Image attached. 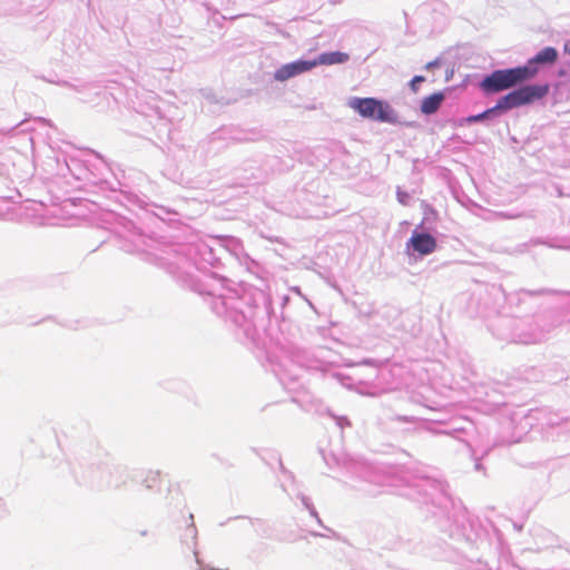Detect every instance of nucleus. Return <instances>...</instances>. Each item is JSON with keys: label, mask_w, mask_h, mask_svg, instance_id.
<instances>
[{"label": "nucleus", "mask_w": 570, "mask_h": 570, "mask_svg": "<svg viewBox=\"0 0 570 570\" xmlns=\"http://www.w3.org/2000/svg\"><path fill=\"white\" fill-rule=\"evenodd\" d=\"M350 59V56L345 52L341 51H334V52H326L322 53L315 62L318 65H336V63H344Z\"/></svg>", "instance_id": "8"}, {"label": "nucleus", "mask_w": 570, "mask_h": 570, "mask_svg": "<svg viewBox=\"0 0 570 570\" xmlns=\"http://www.w3.org/2000/svg\"><path fill=\"white\" fill-rule=\"evenodd\" d=\"M409 245L421 255H429L436 248L435 238L428 233H414L409 240Z\"/></svg>", "instance_id": "5"}, {"label": "nucleus", "mask_w": 570, "mask_h": 570, "mask_svg": "<svg viewBox=\"0 0 570 570\" xmlns=\"http://www.w3.org/2000/svg\"><path fill=\"white\" fill-rule=\"evenodd\" d=\"M145 483L148 489L158 490L161 483L160 472L149 471L145 478Z\"/></svg>", "instance_id": "9"}, {"label": "nucleus", "mask_w": 570, "mask_h": 570, "mask_svg": "<svg viewBox=\"0 0 570 570\" xmlns=\"http://www.w3.org/2000/svg\"><path fill=\"white\" fill-rule=\"evenodd\" d=\"M316 66H317V62H315V60H313V61H307V60L294 61V62L284 65L281 68H278L276 70V72L274 73V78L277 81H285L294 76L306 72Z\"/></svg>", "instance_id": "4"}, {"label": "nucleus", "mask_w": 570, "mask_h": 570, "mask_svg": "<svg viewBox=\"0 0 570 570\" xmlns=\"http://www.w3.org/2000/svg\"><path fill=\"white\" fill-rule=\"evenodd\" d=\"M444 100L442 92H435L429 97H425L421 102V111L425 115L434 114Z\"/></svg>", "instance_id": "7"}, {"label": "nucleus", "mask_w": 570, "mask_h": 570, "mask_svg": "<svg viewBox=\"0 0 570 570\" xmlns=\"http://www.w3.org/2000/svg\"><path fill=\"white\" fill-rule=\"evenodd\" d=\"M558 59V51L553 47H546L540 50L532 59L528 61L525 66H532L537 68V65H552Z\"/></svg>", "instance_id": "6"}, {"label": "nucleus", "mask_w": 570, "mask_h": 570, "mask_svg": "<svg viewBox=\"0 0 570 570\" xmlns=\"http://www.w3.org/2000/svg\"><path fill=\"white\" fill-rule=\"evenodd\" d=\"M563 50H564V52L570 55V41L564 43Z\"/></svg>", "instance_id": "11"}, {"label": "nucleus", "mask_w": 570, "mask_h": 570, "mask_svg": "<svg viewBox=\"0 0 570 570\" xmlns=\"http://www.w3.org/2000/svg\"><path fill=\"white\" fill-rule=\"evenodd\" d=\"M537 73L538 68L532 66L495 70L480 82V88L485 94H497L527 81Z\"/></svg>", "instance_id": "2"}, {"label": "nucleus", "mask_w": 570, "mask_h": 570, "mask_svg": "<svg viewBox=\"0 0 570 570\" xmlns=\"http://www.w3.org/2000/svg\"><path fill=\"white\" fill-rule=\"evenodd\" d=\"M549 88L550 87L548 83L523 86V87H521L517 90H513V91L509 92L508 95L501 97L497 101V105L494 107L487 109L485 111H483L479 115L470 116L468 118V121H470V122L480 121V120L487 118L488 116L494 114L495 111H499V110L504 111V110L518 108L523 105L531 104L535 100L543 98L549 92Z\"/></svg>", "instance_id": "1"}, {"label": "nucleus", "mask_w": 570, "mask_h": 570, "mask_svg": "<svg viewBox=\"0 0 570 570\" xmlns=\"http://www.w3.org/2000/svg\"><path fill=\"white\" fill-rule=\"evenodd\" d=\"M424 81V77L423 76H415L412 81H411V88L413 91H416L417 90V86L419 82H422Z\"/></svg>", "instance_id": "10"}, {"label": "nucleus", "mask_w": 570, "mask_h": 570, "mask_svg": "<svg viewBox=\"0 0 570 570\" xmlns=\"http://www.w3.org/2000/svg\"><path fill=\"white\" fill-rule=\"evenodd\" d=\"M434 66H436V62H430V63H428V66H426V67H428V68H431V67H434Z\"/></svg>", "instance_id": "12"}, {"label": "nucleus", "mask_w": 570, "mask_h": 570, "mask_svg": "<svg viewBox=\"0 0 570 570\" xmlns=\"http://www.w3.org/2000/svg\"><path fill=\"white\" fill-rule=\"evenodd\" d=\"M348 106L363 118L389 124H394L397 120L396 114L391 105L376 98L354 97L350 100Z\"/></svg>", "instance_id": "3"}]
</instances>
